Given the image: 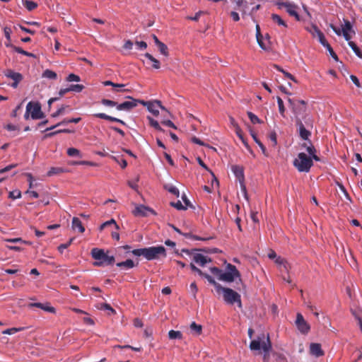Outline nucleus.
<instances>
[{
  "label": "nucleus",
  "mask_w": 362,
  "mask_h": 362,
  "mask_svg": "<svg viewBox=\"0 0 362 362\" xmlns=\"http://www.w3.org/2000/svg\"><path fill=\"white\" fill-rule=\"evenodd\" d=\"M272 348V342L269 335L267 336L262 333L259 335L256 339L252 340L250 344V349L251 351H259L262 349L264 351L263 362H270L269 352Z\"/></svg>",
  "instance_id": "nucleus-1"
},
{
  "label": "nucleus",
  "mask_w": 362,
  "mask_h": 362,
  "mask_svg": "<svg viewBox=\"0 0 362 362\" xmlns=\"http://www.w3.org/2000/svg\"><path fill=\"white\" fill-rule=\"evenodd\" d=\"M131 252L137 257L143 256L148 261L165 257L167 255L165 248L162 245L134 249Z\"/></svg>",
  "instance_id": "nucleus-2"
},
{
  "label": "nucleus",
  "mask_w": 362,
  "mask_h": 362,
  "mask_svg": "<svg viewBox=\"0 0 362 362\" xmlns=\"http://www.w3.org/2000/svg\"><path fill=\"white\" fill-rule=\"evenodd\" d=\"M226 269L227 271L223 272L221 269L216 267L210 268L211 272L216 276L218 280L232 282L235 278H239L240 281H241L240 274L235 266L231 264H228Z\"/></svg>",
  "instance_id": "nucleus-3"
},
{
  "label": "nucleus",
  "mask_w": 362,
  "mask_h": 362,
  "mask_svg": "<svg viewBox=\"0 0 362 362\" xmlns=\"http://www.w3.org/2000/svg\"><path fill=\"white\" fill-rule=\"evenodd\" d=\"M90 253L92 257L97 260L93 263V265L97 267L112 265L115 261L114 256L108 255L103 249L93 248Z\"/></svg>",
  "instance_id": "nucleus-4"
},
{
  "label": "nucleus",
  "mask_w": 362,
  "mask_h": 362,
  "mask_svg": "<svg viewBox=\"0 0 362 362\" xmlns=\"http://www.w3.org/2000/svg\"><path fill=\"white\" fill-rule=\"evenodd\" d=\"M303 119L305 120V124L303 123L300 118H297L296 125L298 129L300 137L305 141H310L309 138L311 136V132L309 129H306L305 126L308 129H312L313 127V119L308 115H305Z\"/></svg>",
  "instance_id": "nucleus-5"
},
{
  "label": "nucleus",
  "mask_w": 362,
  "mask_h": 362,
  "mask_svg": "<svg viewBox=\"0 0 362 362\" xmlns=\"http://www.w3.org/2000/svg\"><path fill=\"white\" fill-rule=\"evenodd\" d=\"M313 165L312 158L305 153H299L293 160V165L299 172H309Z\"/></svg>",
  "instance_id": "nucleus-6"
},
{
  "label": "nucleus",
  "mask_w": 362,
  "mask_h": 362,
  "mask_svg": "<svg viewBox=\"0 0 362 362\" xmlns=\"http://www.w3.org/2000/svg\"><path fill=\"white\" fill-rule=\"evenodd\" d=\"M287 100L289 104V107L294 114L295 122H296L297 118H300V116L305 113L307 110V103L303 100H294L290 98H288Z\"/></svg>",
  "instance_id": "nucleus-7"
},
{
  "label": "nucleus",
  "mask_w": 362,
  "mask_h": 362,
  "mask_svg": "<svg viewBox=\"0 0 362 362\" xmlns=\"http://www.w3.org/2000/svg\"><path fill=\"white\" fill-rule=\"evenodd\" d=\"M221 292L223 293V300L229 305L238 304L239 308H242V302L240 295L230 288L222 286Z\"/></svg>",
  "instance_id": "nucleus-8"
},
{
  "label": "nucleus",
  "mask_w": 362,
  "mask_h": 362,
  "mask_svg": "<svg viewBox=\"0 0 362 362\" xmlns=\"http://www.w3.org/2000/svg\"><path fill=\"white\" fill-rule=\"evenodd\" d=\"M329 27L338 36L343 35L346 41H349L351 39V34H355V31L352 29V25L349 21H344V25L342 26L341 29L338 28L333 24H330Z\"/></svg>",
  "instance_id": "nucleus-9"
},
{
  "label": "nucleus",
  "mask_w": 362,
  "mask_h": 362,
  "mask_svg": "<svg viewBox=\"0 0 362 362\" xmlns=\"http://www.w3.org/2000/svg\"><path fill=\"white\" fill-rule=\"evenodd\" d=\"M140 104L143 105L144 106H146L148 110L155 116L158 115V109H161L162 111H165L167 113H169V111L161 105V103L159 100L144 101L141 100Z\"/></svg>",
  "instance_id": "nucleus-10"
},
{
  "label": "nucleus",
  "mask_w": 362,
  "mask_h": 362,
  "mask_svg": "<svg viewBox=\"0 0 362 362\" xmlns=\"http://www.w3.org/2000/svg\"><path fill=\"white\" fill-rule=\"evenodd\" d=\"M182 252H185L188 255H192L193 262L201 267H204L207 262L211 261V258H208L200 253L190 252L189 250L183 249Z\"/></svg>",
  "instance_id": "nucleus-11"
},
{
  "label": "nucleus",
  "mask_w": 362,
  "mask_h": 362,
  "mask_svg": "<svg viewBox=\"0 0 362 362\" xmlns=\"http://www.w3.org/2000/svg\"><path fill=\"white\" fill-rule=\"evenodd\" d=\"M127 98L131 99L129 101H125L117 105V110L129 111L137 106L140 103L141 100L134 99L130 96H127Z\"/></svg>",
  "instance_id": "nucleus-12"
},
{
  "label": "nucleus",
  "mask_w": 362,
  "mask_h": 362,
  "mask_svg": "<svg viewBox=\"0 0 362 362\" xmlns=\"http://www.w3.org/2000/svg\"><path fill=\"white\" fill-rule=\"evenodd\" d=\"M5 76L9 78L13 81L11 87L13 88H16L18 86V83L23 80V75L18 72H15L12 69H6L4 72Z\"/></svg>",
  "instance_id": "nucleus-13"
},
{
  "label": "nucleus",
  "mask_w": 362,
  "mask_h": 362,
  "mask_svg": "<svg viewBox=\"0 0 362 362\" xmlns=\"http://www.w3.org/2000/svg\"><path fill=\"white\" fill-rule=\"evenodd\" d=\"M296 325L298 330L303 334H307L310 329V325L304 320L303 316L300 313L297 314Z\"/></svg>",
  "instance_id": "nucleus-14"
},
{
  "label": "nucleus",
  "mask_w": 362,
  "mask_h": 362,
  "mask_svg": "<svg viewBox=\"0 0 362 362\" xmlns=\"http://www.w3.org/2000/svg\"><path fill=\"white\" fill-rule=\"evenodd\" d=\"M30 112V117L33 119H42L45 117V115L41 110V105L38 102H33V105H31V110Z\"/></svg>",
  "instance_id": "nucleus-15"
},
{
  "label": "nucleus",
  "mask_w": 362,
  "mask_h": 362,
  "mask_svg": "<svg viewBox=\"0 0 362 362\" xmlns=\"http://www.w3.org/2000/svg\"><path fill=\"white\" fill-rule=\"evenodd\" d=\"M151 212L152 214H155L154 211L151 208L146 206L144 205L140 204L136 205L135 209L132 211L133 214L135 216L144 217L148 216V213Z\"/></svg>",
  "instance_id": "nucleus-16"
},
{
  "label": "nucleus",
  "mask_w": 362,
  "mask_h": 362,
  "mask_svg": "<svg viewBox=\"0 0 362 362\" xmlns=\"http://www.w3.org/2000/svg\"><path fill=\"white\" fill-rule=\"evenodd\" d=\"M29 308H40L45 311L51 313H55L56 310L54 307L50 306V304L49 303H32L28 305Z\"/></svg>",
  "instance_id": "nucleus-17"
},
{
  "label": "nucleus",
  "mask_w": 362,
  "mask_h": 362,
  "mask_svg": "<svg viewBox=\"0 0 362 362\" xmlns=\"http://www.w3.org/2000/svg\"><path fill=\"white\" fill-rule=\"evenodd\" d=\"M310 354L315 357L324 356L325 352L322 349L321 344L318 343H311L310 345Z\"/></svg>",
  "instance_id": "nucleus-18"
},
{
  "label": "nucleus",
  "mask_w": 362,
  "mask_h": 362,
  "mask_svg": "<svg viewBox=\"0 0 362 362\" xmlns=\"http://www.w3.org/2000/svg\"><path fill=\"white\" fill-rule=\"evenodd\" d=\"M286 11L291 16L296 18V21H299L300 20V16L298 15L296 9L298 8V6L293 3L289 2L288 5L286 6Z\"/></svg>",
  "instance_id": "nucleus-19"
},
{
  "label": "nucleus",
  "mask_w": 362,
  "mask_h": 362,
  "mask_svg": "<svg viewBox=\"0 0 362 362\" xmlns=\"http://www.w3.org/2000/svg\"><path fill=\"white\" fill-rule=\"evenodd\" d=\"M232 172L234 173L235 177L239 180L240 182L244 180V170L240 165H235L231 168Z\"/></svg>",
  "instance_id": "nucleus-20"
},
{
  "label": "nucleus",
  "mask_w": 362,
  "mask_h": 362,
  "mask_svg": "<svg viewBox=\"0 0 362 362\" xmlns=\"http://www.w3.org/2000/svg\"><path fill=\"white\" fill-rule=\"evenodd\" d=\"M94 117H98V118H100V119H106V120H108V121H110V122H118V123H120L123 125H125V122L120 119H118V118H116V117H112V116H110V115H107L105 113H95L93 115Z\"/></svg>",
  "instance_id": "nucleus-21"
},
{
  "label": "nucleus",
  "mask_w": 362,
  "mask_h": 362,
  "mask_svg": "<svg viewBox=\"0 0 362 362\" xmlns=\"http://www.w3.org/2000/svg\"><path fill=\"white\" fill-rule=\"evenodd\" d=\"M72 228L74 230H78V232L83 233L85 231V228L82 225L81 221L77 217H74L72 219Z\"/></svg>",
  "instance_id": "nucleus-22"
},
{
  "label": "nucleus",
  "mask_w": 362,
  "mask_h": 362,
  "mask_svg": "<svg viewBox=\"0 0 362 362\" xmlns=\"http://www.w3.org/2000/svg\"><path fill=\"white\" fill-rule=\"evenodd\" d=\"M243 2L244 3L241 5L235 6V8L241 12L243 18H244L246 15H248V12L250 11L248 1L243 0Z\"/></svg>",
  "instance_id": "nucleus-23"
},
{
  "label": "nucleus",
  "mask_w": 362,
  "mask_h": 362,
  "mask_svg": "<svg viewBox=\"0 0 362 362\" xmlns=\"http://www.w3.org/2000/svg\"><path fill=\"white\" fill-rule=\"evenodd\" d=\"M202 276L206 279L209 284L214 285L218 293L221 292V288H222V286L219 284H218L209 274L204 273V274L202 275Z\"/></svg>",
  "instance_id": "nucleus-24"
},
{
  "label": "nucleus",
  "mask_w": 362,
  "mask_h": 362,
  "mask_svg": "<svg viewBox=\"0 0 362 362\" xmlns=\"http://www.w3.org/2000/svg\"><path fill=\"white\" fill-rule=\"evenodd\" d=\"M256 38H257V43L258 45H259V47L263 49H267V47L265 46V45L264 44L263 41H262V35L261 34V32H260V27L258 24L256 25Z\"/></svg>",
  "instance_id": "nucleus-25"
},
{
  "label": "nucleus",
  "mask_w": 362,
  "mask_h": 362,
  "mask_svg": "<svg viewBox=\"0 0 362 362\" xmlns=\"http://www.w3.org/2000/svg\"><path fill=\"white\" fill-rule=\"evenodd\" d=\"M250 134L252 137V139H254V141L256 142V144H257V145L259 146V148H261L262 150V153L266 156H268V154L267 153V150H266V148L265 146H264V144L259 141V139L257 138V134L255 132H254L253 131H250Z\"/></svg>",
  "instance_id": "nucleus-26"
},
{
  "label": "nucleus",
  "mask_w": 362,
  "mask_h": 362,
  "mask_svg": "<svg viewBox=\"0 0 362 362\" xmlns=\"http://www.w3.org/2000/svg\"><path fill=\"white\" fill-rule=\"evenodd\" d=\"M117 266L120 268H124L126 269H132L135 267V264L133 260L129 259L124 262L117 263Z\"/></svg>",
  "instance_id": "nucleus-27"
},
{
  "label": "nucleus",
  "mask_w": 362,
  "mask_h": 362,
  "mask_svg": "<svg viewBox=\"0 0 362 362\" xmlns=\"http://www.w3.org/2000/svg\"><path fill=\"white\" fill-rule=\"evenodd\" d=\"M271 18L273 22L278 24L279 25L284 26V28L288 27L287 23L281 18L279 15L273 13L272 14Z\"/></svg>",
  "instance_id": "nucleus-28"
},
{
  "label": "nucleus",
  "mask_w": 362,
  "mask_h": 362,
  "mask_svg": "<svg viewBox=\"0 0 362 362\" xmlns=\"http://www.w3.org/2000/svg\"><path fill=\"white\" fill-rule=\"evenodd\" d=\"M145 57H146L149 61L152 62V67L156 69H158L160 67V62L156 59L153 55L149 53H146L144 54Z\"/></svg>",
  "instance_id": "nucleus-29"
},
{
  "label": "nucleus",
  "mask_w": 362,
  "mask_h": 362,
  "mask_svg": "<svg viewBox=\"0 0 362 362\" xmlns=\"http://www.w3.org/2000/svg\"><path fill=\"white\" fill-rule=\"evenodd\" d=\"M348 44L349 45V47L352 49L354 52L356 54V55L357 57H358L359 58L362 59V52L358 48V47L356 45V43L349 40V41H348Z\"/></svg>",
  "instance_id": "nucleus-30"
},
{
  "label": "nucleus",
  "mask_w": 362,
  "mask_h": 362,
  "mask_svg": "<svg viewBox=\"0 0 362 362\" xmlns=\"http://www.w3.org/2000/svg\"><path fill=\"white\" fill-rule=\"evenodd\" d=\"M168 337L170 339H182V333L180 331L170 330L168 332Z\"/></svg>",
  "instance_id": "nucleus-31"
},
{
  "label": "nucleus",
  "mask_w": 362,
  "mask_h": 362,
  "mask_svg": "<svg viewBox=\"0 0 362 362\" xmlns=\"http://www.w3.org/2000/svg\"><path fill=\"white\" fill-rule=\"evenodd\" d=\"M23 4L29 11H31L37 7V3L29 0L23 1Z\"/></svg>",
  "instance_id": "nucleus-32"
},
{
  "label": "nucleus",
  "mask_w": 362,
  "mask_h": 362,
  "mask_svg": "<svg viewBox=\"0 0 362 362\" xmlns=\"http://www.w3.org/2000/svg\"><path fill=\"white\" fill-rule=\"evenodd\" d=\"M156 46L158 47L160 54H162L165 57H168L169 55L168 48L163 42H160L158 45H156Z\"/></svg>",
  "instance_id": "nucleus-33"
},
{
  "label": "nucleus",
  "mask_w": 362,
  "mask_h": 362,
  "mask_svg": "<svg viewBox=\"0 0 362 362\" xmlns=\"http://www.w3.org/2000/svg\"><path fill=\"white\" fill-rule=\"evenodd\" d=\"M42 77L47 78H49V79L55 80L57 78V74L54 71H52L50 69H46L42 73Z\"/></svg>",
  "instance_id": "nucleus-34"
},
{
  "label": "nucleus",
  "mask_w": 362,
  "mask_h": 362,
  "mask_svg": "<svg viewBox=\"0 0 362 362\" xmlns=\"http://www.w3.org/2000/svg\"><path fill=\"white\" fill-rule=\"evenodd\" d=\"M164 188L165 189H166L168 192L174 194L175 196H176L177 197H178L180 196V192L178 190V189L175 187V186H173V185H165L164 186Z\"/></svg>",
  "instance_id": "nucleus-35"
},
{
  "label": "nucleus",
  "mask_w": 362,
  "mask_h": 362,
  "mask_svg": "<svg viewBox=\"0 0 362 362\" xmlns=\"http://www.w3.org/2000/svg\"><path fill=\"white\" fill-rule=\"evenodd\" d=\"M65 170L62 168L52 167L47 172V175L50 177V176H52L54 175H58V174L62 173Z\"/></svg>",
  "instance_id": "nucleus-36"
},
{
  "label": "nucleus",
  "mask_w": 362,
  "mask_h": 362,
  "mask_svg": "<svg viewBox=\"0 0 362 362\" xmlns=\"http://www.w3.org/2000/svg\"><path fill=\"white\" fill-rule=\"evenodd\" d=\"M147 119L149 121V124L151 127L155 128L159 132H164V129L160 126L159 123L151 117H148Z\"/></svg>",
  "instance_id": "nucleus-37"
},
{
  "label": "nucleus",
  "mask_w": 362,
  "mask_h": 362,
  "mask_svg": "<svg viewBox=\"0 0 362 362\" xmlns=\"http://www.w3.org/2000/svg\"><path fill=\"white\" fill-rule=\"evenodd\" d=\"M276 100H277V103H278V106H279V113L283 117H285L286 109H285V107L284 105V102H283L282 99L279 96L276 98Z\"/></svg>",
  "instance_id": "nucleus-38"
},
{
  "label": "nucleus",
  "mask_w": 362,
  "mask_h": 362,
  "mask_svg": "<svg viewBox=\"0 0 362 362\" xmlns=\"http://www.w3.org/2000/svg\"><path fill=\"white\" fill-rule=\"evenodd\" d=\"M112 225H113L117 230L119 229V226L117 224V223L115 222V221L114 219H111L110 221H107L103 223L102 225H100V230H103L105 228H106L107 226H110Z\"/></svg>",
  "instance_id": "nucleus-39"
},
{
  "label": "nucleus",
  "mask_w": 362,
  "mask_h": 362,
  "mask_svg": "<svg viewBox=\"0 0 362 362\" xmlns=\"http://www.w3.org/2000/svg\"><path fill=\"white\" fill-rule=\"evenodd\" d=\"M306 30L313 36H317L321 31L320 29L314 24L311 25L310 28H307Z\"/></svg>",
  "instance_id": "nucleus-40"
},
{
  "label": "nucleus",
  "mask_w": 362,
  "mask_h": 362,
  "mask_svg": "<svg viewBox=\"0 0 362 362\" xmlns=\"http://www.w3.org/2000/svg\"><path fill=\"white\" fill-rule=\"evenodd\" d=\"M67 154L71 157H81L79 150L75 148H69L67 149Z\"/></svg>",
  "instance_id": "nucleus-41"
},
{
  "label": "nucleus",
  "mask_w": 362,
  "mask_h": 362,
  "mask_svg": "<svg viewBox=\"0 0 362 362\" xmlns=\"http://www.w3.org/2000/svg\"><path fill=\"white\" fill-rule=\"evenodd\" d=\"M272 354L274 357H275L276 361L280 362H288L286 357L284 354L274 351Z\"/></svg>",
  "instance_id": "nucleus-42"
},
{
  "label": "nucleus",
  "mask_w": 362,
  "mask_h": 362,
  "mask_svg": "<svg viewBox=\"0 0 362 362\" xmlns=\"http://www.w3.org/2000/svg\"><path fill=\"white\" fill-rule=\"evenodd\" d=\"M24 329H25L24 327H18V328L13 327V328L5 329L4 331L2 332V333L4 334H13L18 332L23 331Z\"/></svg>",
  "instance_id": "nucleus-43"
},
{
  "label": "nucleus",
  "mask_w": 362,
  "mask_h": 362,
  "mask_svg": "<svg viewBox=\"0 0 362 362\" xmlns=\"http://www.w3.org/2000/svg\"><path fill=\"white\" fill-rule=\"evenodd\" d=\"M190 329L192 331L194 332L195 334H200L202 327L200 325H197L196 322H193L190 325Z\"/></svg>",
  "instance_id": "nucleus-44"
},
{
  "label": "nucleus",
  "mask_w": 362,
  "mask_h": 362,
  "mask_svg": "<svg viewBox=\"0 0 362 362\" xmlns=\"http://www.w3.org/2000/svg\"><path fill=\"white\" fill-rule=\"evenodd\" d=\"M100 103L107 107H116L118 105L116 102L109 100V99H102Z\"/></svg>",
  "instance_id": "nucleus-45"
},
{
  "label": "nucleus",
  "mask_w": 362,
  "mask_h": 362,
  "mask_svg": "<svg viewBox=\"0 0 362 362\" xmlns=\"http://www.w3.org/2000/svg\"><path fill=\"white\" fill-rule=\"evenodd\" d=\"M235 133H236L237 136L241 139V141H243L244 145L247 148H249L247 143L245 141V139L243 137V132H242V130L240 128V127H237L236 129H235Z\"/></svg>",
  "instance_id": "nucleus-46"
},
{
  "label": "nucleus",
  "mask_w": 362,
  "mask_h": 362,
  "mask_svg": "<svg viewBox=\"0 0 362 362\" xmlns=\"http://www.w3.org/2000/svg\"><path fill=\"white\" fill-rule=\"evenodd\" d=\"M84 86L81 84L71 85L69 86L70 91H74L76 93H80L83 90Z\"/></svg>",
  "instance_id": "nucleus-47"
},
{
  "label": "nucleus",
  "mask_w": 362,
  "mask_h": 362,
  "mask_svg": "<svg viewBox=\"0 0 362 362\" xmlns=\"http://www.w3.org/2000/svg\"><path fill=\"white\" fill-rule=\"evenodd\" d=\"M247 115H248V117L250 118L252 123L257 124V123L262 122L261 120L258 118V117L257 115H255V114H253L252 112H248Z\"/></svg>",
  "instance_id": "nucleus-48"
},
{
  "label": "nucleus",
  "mask_w": 362,
  "mask_h": 362,
  "mask_svg": "<svg viewBox=\"0 0 362 362\" xmlns=\"http://www.w3.org/2000/svg\"><path fill=\"white\" fill-rule=\"evenodd\" d=\"M8 197L12 199H19L21 197V192L20 190H14L9 192Z\"/></svg>",
  "instance_id": "nucleus-49"
},
{
  "label": "nucleus",
  "mask_w": 362,
  "mask_h": 362,
  "mask_svg": "<svg viewBox=\"0 0 362 362\" xmlns=\"http://www.w3.org/2000/svg\"><path fill=\"white\" fill-rule=\"evenodd\" d=\"M319 42L323 45L325 47L329 46L328 42L326 40L324 34L321 32L317 36Z\"/></svg>",
  "instance_id": "nucleus-50"
},
{
  "label": "nucleus",
  "mask_w": 362,
  "mask_h": 362,
  "mask_svg": "<svg viewBox=\"0 0 362 362\" xmlns=\"http://www.w3.org/2000/svg\"><path fill=\"white\" fill-rule=\"evenodd\" d=\"M4 241L6 243H23L25 244H30L29 243L24 241L21 238H6L4 240Z\"/></svg>",
  "instance_id": "nucleus-51"
},
{
  "label": "nucleus",
  "mask_w": 362,
  "mask_h": 362,
  "mask_svg": "<svg viewBox=\"0 0 362 362\" xmlns=\"http://www.w3.org/2000/svg\"><path fill=\"white\" fill-rule=\"evenodd\" d=\"M289 2L290 1H288L276 0L274 4L277 6L279 9H282L283 8H286V6L288 5Z\"/></svg>",
  "instance_id": "nucleus-52"
},
{
  "label": "nucleus",
  "mask_w": 362,
  "mask_h": 362,
  "mask_svg": "<svg viewBox=\"0 0 362 362\" xmlns=\"http://www.w3.org/2000/svg\"><path fill=\"white\" fill-rule=\"evenodd\" d=\"M74 238H72L69 240V241L66 243H64V244H61L59 247H58V250L59 252L62 253L64 252V250L65 249H66L73 242Z\"/></svg>",
  "instance_id": "nucleus-53"
},
{
  "label": "nucleus",
  "mask_w": 362,
  "mask_h": 362,
  "mask_svg": "<svg viewBox=\"0 0 362 362\" xmlns=\"http://www.w3.org/2000/svg\"><path fill=\"white\" fill-rule=\"evenodd\" d=\"M356 318L358 320V325L362 332V310L356 311L354 313Z\"/></svg>",
  "instance_id": "nucleus-54"
},
{
  "label": "nucleus",
  "mask_w": 362,
  "mask_h": 362,
  "mask_svg": "<svg viewBox=\"0 0 362 362\" xmlns=\"http://www.w3.org/2000/svg\"><path fill=\"white\" fill-rule=\"evenodd\" d=\"M170 206L175 207L177 210H186L187 207L184 206L180 201H177V202H170Z\"/></svg>",
  "instance_id": "nucleus-55"
},
{
  "label": "nucleus",
  "mask_w": 362,
  "mask_h": 362,
  "mask_svg": "<svg viewBox=\"0 0 362 362\" xmlns=\"http://www.w3.org/2000/svg\"><path fill=\"white\" fill-rule=\"evenodd\" d=\"M66 81H69V82H72V81L78 82V81H81V78H80V77L78 75H76L74 74H70L66 77Z\"/></svg>",
  "instance_id": "nucleus-56"
},
{
  "label": "nucleus",
  "mask_w": 362,
  "mask_h": 362,
  "mask_svg": "<svg viewBox=\"0 0 362 362\" xmlns=\"http://www.w3.org/2000/svg\"><path fill=\"white\" fill-rule=\"evenodd\" d=\"M275 263L279 264V265H283L284 267L287 270V267H286V261L281 257H277L276 259H275Z\"/></svg>",
  "instance_id": "nucleus-57"
},
{
  "label": "nucleus",
  "mask_w": 362,
  "mask_h": 362,
  "mask_svg": "<svg viewBox=\"0 0 362 362\" xmlns=\"http://www.w3.org/2000/svg\"><path fill=\"white\" fill-rule=\"evenodd\" d=\"M308 143H309V145L307 146L306 150H307L308 153H309L310 156H311L312 155L315 153L316 150H315L314 146L312 144L311 141H309Z\"/></svg>",
  "instance_id": "nucleus-58"
},
{
  "label": "nucleus",
  "mask_w": 362,
  "mask_h": 362,
  "mask_svg": "<svg viewBox=\"0 0 362 362\" xmlns=\"http://www.w3.org/2000/svg\"><path fill=\"white\" fill-rule=\"evenodd\" d=\"M161 123L163 124V125H165L168 127H171V128H173L175 129H177V127L175 125V124L170 119H163Z\"/></svg>",
  "instance_id": "nucleus-59"
},
{
  "label": "nucleus",
  "mask_w": 362,
  "mask_h": 362,
  "mask_svg": "<svg viewBox=\"0 0 362 362\" xmlns=\"http://www.w3.org/2000/svg\"><path fill=\"white\" fill-rule=\"evenodd\" d=\"M327 51L329 52V54L332 56V57L335 60V61H338V57L337 55L336 54V53L334 52L333 49L332 48V47L330 46V45H329L328 47H326Z\"/></svg>",
  "instance_id": "nucleus-60"
},
{
  "label": "nucleus",
  "mask_w": 362,
  "mask_h": 362,
  "mask_svg": "<svg viewBox=\"0 0 362 362\" xmlns=\"http://www.w3.org/2000/svg\"><path fill=\"white\" fill-rule=\"evenodd\" d=\"M33 105V102H29L26 106V111H25V113L24 115V117L25 119H28L30 117V110H31V105Z\"/></svg>",
  "instance_id": "nucleus-61"
},
{
  "label": "nucleus",
  "mask_w": 362,
  "mask_h": 362,
  "mask_svg": "<svg viewBox=\"0 0 362 362\" xmlns=\"http://www.w3.org/2000/svg\"><path fill=\"white\" fill-rule=\"evenodd\" d=\"M260 4H257L256 6H252L250 11L248 12V15L253 18V13L257 12L260 8Z\"/></svg>",
  "instance_id": "nucleus-62"
},
{
  "label": "nucleus",
  "mask_w": 362,
  "mask_h": 362,
  "mask_svg": "<svg viewBox=\"0 0 362 362\" xmlns=\"http://www.w3.org/2000/svg\"><path fill=\"white\" fill-rule=\"evenodd\" d=\"M16 164H11V165H9L2 169L0 170V174H3L6 172H8L9 170H11V169L14 168L15 167H16Z\"/></svg>",
  "instance_id": "nucleus-63"
},
{
  "label": "nucleus",
  "mask_w": 362,
  "mask_h": 362,
  "mask_svg": "<svg viewBox=\"0 0 362 362\" xmlns=\"http://www.w3.org/2000/svg\"><path fill=\"white\" fill-rule=\"evenodd\" d=\"M230 16L235 22H238L240 21V16L238 13H237L236 11H231Z\"/></svg>",
  "instance_id": "nucleus-64"
}]
</instances>
